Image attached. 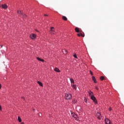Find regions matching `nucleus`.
<instances>
[{"instance_id":"nucleus-24","label":"nucleus","mask_w":124,"mask_h":124,"mask_svg":"<svg viewBox=\"0 0 124 124\" xmlns=\"http://www.w3.org/2000/svg\"><path fill=\"white\" fill-rule=\"evenodd\" d=\"M27 17V16H26V15H23V18H25L26 17Z\"/></svg>"},{"instance_id":"nucleus-28","label":"nucleus","mask_w":124,"mask_h":124,"mask_svg":"<svg viewBox=\"0 0 124 124\" xmlns=\"http://www.w3.org/2000/svg\"><path fill=\"white\" fill-rule=\"evenodd\" d=\"M90 73H91V74L92 75H93V72L91 71H90Z\"/></svg>"},{"instance_id":"nucleus-25","label":"nucleus","mask_w":124,"mask_h":124,"mask_svg":"<svg viewBox=\"0 0 124 124\" xmlns=\"http://www.w3.org/2000/svg\"><path fill=\"white\" fill-rule=\"evenodd\" d=\"M74 57L75 58H77V56L76 54H75V55H74Z\"/></svg>"},{"instance_id":"nucleus-31","label":"nucleus","mask_w":124,"mask_h":124,"mask_svg":"<svg viewBox=\"0 0 124 124\" xmlns=\"http://www.w3.org/2000/svg\"><path fill=\"white\" fill-rule=\"evenodd\" d=\"M1 87V84H0V89Z\"/></svg>"},{"instance_id":"nucleus-34","label":"nucleus","mask_w":124,"mask_h":124,"mask_svg":"<svg viewBox=\"0 0 124 124\" xmlns=\"http://www.w3.org/2000/svg\"><path fill=\"white\" fill-rule=\"evenodd\" d=\"M85 102H87V100H85Z\"/></svg>"},{"instance_id":"nucleus-13","label":"nucleus","mask_w":124,"mask_h":124,"mask_svg":"<svg viewBox=\"0 0 124 124\" xmlns=\"http://www.w3.org/2000/svg\"><path fill=\"white\" fill-rule=\"evenodd\" d=\"M54 70H55L56 72H60V70H59L58 68H55L54 69Z\"/></svg>"},{"instance_id":"nucleus-35","label":"nucleus","mask_w":124,"mask_h":124,"mask_svg":"<svg viewBox=\"0 0 124 124\" xmlns=\"http://www.w3.org/2000/svg\"><path fill=\"white\" fill-rule=\"evenodd\" d=\"M2 46H2V45H1V47H2Z\"/></svg>"},{"instance_id":"nucleus-14","label":"nucleus","mask_w":124,"mask_h":124,"mask_svg":"<svg viewBox=\"0 0 124 124\" xmlns=\"http://www.w3.org/2000/svg\"><path fill=\"white\" fill-rule=\"evenodd\" d=\"M62 19H63L64 21H67V18L65 16H62Z\"/></svg>"},{"instance_id":"nucleus-32","label":"nucleus","mask_w":124,"mask_h":124,"mask_svg":"<svg viewBox=\"0 0 124 124\" xmlns=\"http://www.w3.org/2000/svg\"><path fill=\"white\" fill-rule=\"evenodd\" d=\"M44 16H48V15H45Z\"/></svg>"},{"instance_id":"nucleus-27","label":"nucleus","mask_w":124,"mask_h":124,"mask_svg":"<svg viewBox=\"0 0 124 124\" xmlns=\"http://www.w3.org/2000/svg\"><path fill=\"white\" fill-rule=\"evenodd\" d=\"M111 110H112L111 108H109V111H111Z\"/></svg>"},{"instance_id":"nucleus-1","label":"nucleus","mask_w":124,"mask_h":124,"mask_svg":"<svg viewBox=\"0 0 124 124\" xmlns=\"http://www.w3.org/2000/svg\"><path fill=\"white\" fill-rule=\"evenodd\" d=\"M65 97L67 100H70L72 98V95L70 93H66L65 95Z\"/></svg>"},{"instance_id":"nucleus-18","label":"nucleus","mask_w":124,"mask_h":124,"mask_svg":"<svg viewBox=\"0 0 124 124\" xmlns=\"http://www.w3.org/2000/svg\"><path fill=\"white\" fill-rule=\"evenodd\" d=\"M38 83L39 84V85L43 86V84L42 83V82H40V81H37Z\"/></svg>"},{"instance_id":"nucleus-33","label":"nucleus","mask_w":124,"mask_h":124,"mask_svg":"<svg viewBox=\"0 0 124 124\" xmlns=\"http://www.w3.org/2000/svg\"><path fill=\"white\" fill-rule=\"evenodd\" d=\"M21 124H24V123L22 122Z\"/></svg>"},{"instance_id":"nucleus-22","label":"nucleus","mask_w":124,"mask_h":124,"mask_svg":"<svg viewBox=\"0 0 124 124\" xmlns=\"http://www.w3.org/2000/svg\"><path fill=\"white\" fill-rule=\"evenodd\" d=\"M62 52L64 53V54H67V52L66 50H63Z\"/></svg>"},{"instance_id":"nucleus-8","label":"nucleus","mask_w":124,"mask_h":124,"mask_svg":"<svg viewBox=\"0 0 124 124\" xmlns=\"http://www.w3.org/2000/svg\"><path fill=\"white\" fill-rule=\"evenodd\" d=\"M1 7H2L3 9L6 10V9L7 8L8 6H7V5H6V4H2V5H1Z\"/></svg>"},{"instance_id":"nucleus-17","label":"nucleus","mask_w":124,"mask_h":124,"mask_svg":"<svg viewBox=\"0 0 124 124\" xmlns=\"http://www.w3.org/2000/svg\"><path fill=\"white\" fill-rule=\"evenodd\" d=\"M72 87L75 89L77 90V87L74 84H72Z\"/></svg>"},{"instance_id":"nucleus-30","label":"nucleus","mask_w":124,"mask_h":124,"mask_svg":"<svg viewBox=\"0 0 124 124\" xmlns=\"http://www.w3.org/2000/svg\"><path fill=\"white\" fill-rule=\"evenodd\" d=\"M21 98H22V99L25 100V98L24 97H22Z\"/></svg>"},{"instance_id":"nucleus-9","label":"nucleus","mask_w":124,"mask_h":124,"mask_svg":"<svg viewBox=\"0 0 124 124\" xmlns=\"http://www.w3.org/2000/svg\"><path fill=\"white\" fill-rule=\"evenodd\" d=\"M88 93L91 97L94 96L93 93L91 91L89 90Z\"/></svg>"},{"instance_id":"nucleus-26","label":"nucleus","mask_w":124,"mask_h":124,"mask_svg":"<svg viewBox=\"0 0 124 124\" xmlns=\"http://www.w3.org/2000/svg\"><path fill=\"white\" fill-rule=\"evenodd\" d=\"M95 89L97 90H99V88L97 87H95Z\"/></svg>"},{"instance_id":"nucleus-12","label":"nucleus","mask_w":124,"mask_h":124,"mask_svg":"<svg viewBox=\"0 0 124 124\" xmlns=\"http://www.w3.org/2000/svg\"><path fill=\"white\" fill-rule=\"evenodd\" d=\"M92 79H93V80L94 81V82L95 83H97V81H96V79H95V78L94 77H93Z\"/></svg>"},{"instance_id":"nucleus-6","label":"nucleus","mask_w":124,"mask_h":124,"mask_svg":"<svg viewBox=\"0 0 124 124\" xmlns=\"http://www.w3.org/2000/svg\"><path fill=\"white\" fill-rule=\"evenodd\" d=\"M75 31L78 33L81 32H82V31L81 30V29H79V28H78L77 27L75 28Z\"/></svg>"},{"instance_id":"nucleus-19","label":"nucleus","mask_w":124,"mask_h":124,"mask_svg":"<svg viewBox=\"0 0 124 124\" xmlns=\"http://www.w3.org/2000/svg\"><path fill=\"white\" fill-rule=\"evenodd\" d=\"M70 81H71V82L72 83H73V84H74L75 82H74V80L73 79H70Z\"/></svg>"},{"instance_id":"nucleus-7","label":"nucleus","mask_w":124,"mask_h":124,"mask_svg":"<svg viewBox=\"0 0 124 124\" xmlns=\"http://www.w3.org/2000/svg\"><path fill=\"white\" fill-rule=\"evenodd\" d=\"M91 98L95 103H97V101L96 100V98L94 96V95L91 97Z\"/></svg>"},{"instance_id":"nucleus-15","label":"nucleus","mask_w":124,"mask_h":124,"mask_svg":"<svg viewBox=\"0 0 124 124\" xmlns=\"http://www.w3.org/2000/svg\"><path fill=\"white\" fill-rule=\"evenodd\" d=\"M37 59L38 60H39V61H41V62H43L44 61L43 60H42V59H41V58H38V57L37 58Z\"/></svg>"},{"instance_id":"nucleus-16","label":"nucleus","mask_w":124,"mask_h":124,"mask_svg":"<svg viewBox=\"0 0 124 124\" xmlns=\"http://www.w3.org/2000/svg\"><path fill=\"white\" fill-rule=\"evenodd\" d=\"M17 13H18V14H19V15H23L22 12L21 11H20V10H19V11H17Z\"/></svg>"},{"instance_id":"nucleus-11","label":"nucleus","mask_w":124,"mask_h":124,"mask_svg":"<svg viewBox=\"0 0 124 124\" xmlns=\"http://www.w3.org/2000/svg\"><path fill=\"white\" fill-rule=\"evenodd\" d=\"M78 36L79 37L82 36V37H84L85 35H84V34L83 35L80 33H78Z\"/></svg>"},{"instance_id":"nucleus-20","label":"nucleus","mask_w":124,"mask_h":124,"mask_svg":"<svg viewBox=\"0 0 124 124\" xmlns=\"http://www.w3.org/2000/svg\"><path fill=\"white\" fill-rule=\"evenodd\" d=\"M18 120L19 122H21V119L19 116L18 117Z\"/></svg>"},{"instance_id":"nucleus-3","label":"nucleus","mask_w":124,"mask_h":124,"mask_svg":"<svg viewBox=\"0 0 124 124\" xmlns=\"http://www.w3.org/2000/svg\"><path fill=\"white\" fill-rule=\"evenodd\" d=\"M50 33L52 34H54L55 33V29L53 27H51L50 28Z\"/></svg>"},{"instance_id":"nucleus-10","label":"nucleus","mask_w":124,"mask_h":124,"mask_svg":"<svg viewBox=\"0 0 124 124\" xmlns=\"http://www.w3.org/2000/svg\"><path fill=\"white\" fill-rule=\"evenodd\" d=\"M30 37L32 39H35L36 38V35L35 34H32L30 35Z\"/></svg>"},{"instance_id":"nucleus-4","label":"nucleus","mask_w":124,"mask_h":124,"mask_svg":"<svg viewBox=\"0 0 124 124\" xmlns=\"http://www.w3.org/2000/svg\"><path fill=\"white\" fill-rule=\"evenodd\" d=\"M96 116H97V118L99 119V120H100L101 119L102 116L101 115V114L99 112H97Z\"/></svg>"},{"instance_id":"nucleus-23","label":"nucleus","mask_w":124,"mask_h":124,"mask_svg":"<svg viewBox=\"0 0 124 124\" xmlns=\"http://www.w3.org/2000/svg\"><path fill=\"white\" fill-rule=\"evenodd\" d=\"M76 102H77V100H74L73 101V103L74 104H75L76 103Z\"/></svg>"},{"instance_id":"nucleus-5","label":"nucleus","mask_w":124,"mask_h":124,"mask_svg":"<svg viewBox=\"0 0 124 124\" xmlns=\"http://www.w3.org/2000/svg\"><path fill=\"white\" fill-rule=\"evenodd\" d=\"M105 121L106 124H111V122L107 118L105 120Z\"/></svg>"},{"instance_id":"nucleus-21","label":"nucleus","mask_w":124,"mask_h":124,"mask_svg":"<svg viewBox=\"0 0 124 124\" xmlns=\"http://www.w3.org/2000/svg\"><path fill=\"white\" fill-rule=\"evenodd\" d=\"M104 79H105V78L104 77H103V76L101 77L100 79L101 80H103Z\"/></svg>"},{"instance_id":"nucleus-29","label":"nucleus","mask_w":124,"mask_h":124,"mask_svg":"<svg viewBox=\"0 0 124 124\" xmlns=\"http://www.w3.org/2000/svg\"><path fill=\"white\" fill-rule=\"evenodd\" d=\"M2 109L1 106L0 105V110H1Z\"/></svg>"},{"instance_id":"nucleus-2","label":"nucleus","mask_w":124,"mask_h":124,"mask_svg":"<svg viewBox=\"0 0 124 124\" xmlns=\"http://www.w3.org/2000/svg\"><path fill=\"white\" fill-rule=\"evenodd\" d=\"M71 116L74 117L76 120H78V116L74 113H71Z\"/></svg>"}]
</instances>
